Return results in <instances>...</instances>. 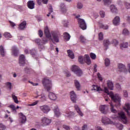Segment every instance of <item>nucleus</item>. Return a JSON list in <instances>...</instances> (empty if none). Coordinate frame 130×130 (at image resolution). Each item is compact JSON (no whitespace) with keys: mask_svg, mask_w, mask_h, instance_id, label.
Returning a JSON list of instances; mask_svg holds the SVG:
<instances>
[{"mask_svg":"<svg viewBox=\"0 0 130 130\" xmlns=\"http://www.w3.org/2000/svg\"><path fill=\"white\" fill-rule=\"evenodd\" d=\"M104 91L108 95H109L112 101L118 103V105L120 104V96L118 94H114L112 91L109 92V90L107 87L104 88Z\"/></svg>","mask_w":130,"mask_h":130,"instance_id":"nucleus-1","label":"nucleus"},{"mask_svg":"<svg viewBox=\"0 0 130 130\" xmlns=\"http://www.w3.org/2000/svg\"><path fill=\"white\" fill-rule=\"evenodd\" d=\"M43 84L45 87V90L49 92L52 89V84H51V81L47 78H44L42 81Z\"/></svg>","mask_w":130,"mask_h":130,"instance_id":"nucleus-2","label":"nucleus"},{"mask_svg":"<svg viewBox=\"0 0 130 130\" xmlns=\"http://www.w3.org/2000/svg\"><path fill=\"white\" fill-rule=\"evenodd\" d=\"M71 70L75 75H76V76H77V77H81L83 75V72L81 69L76 65H73L72 66Z\"/></svg>","mask_w":130,"mask_h":130,"instance_id":"nucleus-3","label":"nucleus"},{"mask_svg":"<svg viewBox=\"0 0 130 130\" xmlns=\"http://www.w3.org/2000/svg\"><path fill=\"white\" fill-rule=\"evenodd\" d=\"M80 15L76 16V18L78 20V24L79 25V27L82 30H86L87 29V24H86V22L83 19L79 18Z\"/></svg>","mask_w":130,"mask_h":130,"instance_id":"nucleus-4","label":"nucleus"},{"mask_svg":"<svg viewBox=\"0 0 130 130\" xmlns=\"http://www.w3.org/2000/svg\"><path fill=\"white\" fill-rule=\"evenodd\" d=\"M118 117L119 120H121L123 123H124L125 124H127L128 121L127 120V118H126L125 114H124V112H121L118 113Z\"/></svg>","mask_w":130,"mask_h":130,"instance_id":"nucleus-5","label":"nucleus"},{"mask_svg":"<svg viewBox=\"0 0 130 130\" xmlns=\"http://www.w3.org/2000/svg\"><path fill=\"white\" fill-rule=\"evenodd\" d=\"M51 123V120L46 117H43L41 119V124L43 126L49 125Z\"/></svg>","mask_w":130,"mask_h":130,"instance_id":"nucleus-6","label":"nucleus"},{"mask_svg":"<svg viewBox=\"0 0 130 130\" xmlns=\"http://www.w3.org/2000/svg\"><path fill=\"white\" fill-rule=\"evenodd\" d=\"M52 37H51V39H49V40H51L52 42H56L57 43L59 42V38H58V34L55 31H52L51 32Z\"/></svg>","mask_w":130,"mask_h":130,"instance_id":"nucleus-7","label":"nucleus"},{"mask_svg":"<svg viewBox=\"0 0 130 130\" xmlns=\"http://www.w3.org/2000/svg\"><path fill=\"white\" fill-rule=\"evenodd\" d=\"M108 109H109V107L106 105H102L100 106V111L103 114H107L108 113Z\"/></svg>","mask_w":130,"mask_h":130,"instance_id":"nucleus-8","label":"nucleus"},{"mask_svg":"<svg viewBox=\"0 0 130 130\" xmlns=\"http://www.w3.org/2000/svg\"><path fill=\"white\" fill-rule=\"evenodd\" d=\"M40 109L41 111H42V112L46 114H47L48 112H49V111H50V108H49L48 106L46 105L40 106Z\"/></svg>","mask_w":130,"mask_h":130,"instance_id":"nucleus-9","label":"nucleus"},{"mask_svg":"<svg viewBox=\"0 0 130 130\" xmlns=\"http://www.w3.org/2000/svg\"><path fill=\"white\" fill-rule=\"evenodd\" d=\"M102 121L104 124H113L114 123L110 119L106 117H103L102 118Z\"/></svg>","mask_w":130,"mask_h":130,"instance_id":"nucleus-10","label":"nucleus"},{"mask_svg":"<svg viewBox=\"0 0 130 130\" xmlns=\"http://www.w3.org/2000/svg\"><path fill=\"white\" fill-rule=\"evenodd\" d=\"M19 116V121L21 123H25L26 121H27V118L26 116L23 114V113L21 112L18 114Z\"/></svg>","mask_w":130,"mask_h":130,"instance_id":"nucleus-11","label":"nucleus"},{"mask_svg":"<svg viewBox=\"0 0 130 130\" xmlns=\"http://www.w3.org/2000/svg\"><path fill=\"white\" fill-rule=\"evenodd\" d=\"M44 34L46 38L48 39H51V34H50V32H49V29L47 26L45 27Z\"/></svg>","mask_w":130,"mask_h":130,"instance_id":"nucleus-12","label":"nucleus"},{"mask_svg":"<svg viewBox=\"0 0 130 130\" xmlns=\"http://www.w3.org/2000/svg\"><path fill=\"white\" fill-rule=\"evenodd\" d=\"M123 109L126 112L127 115L128 116H130V113H129V110H130V104L128 103H126L125 104V106L123 107Z\"/></svg>","mask_w":130,"mask_h":130,"instance_id":"nucleus-13","label":"nucleus"},{"mask_svg":"<svg viewBox=\"0 0 130 130\" xmlns=\"http://www.w3.org/2000/svg\"><path fill=\"white\" fill-rule=\"evenodd\" d=\"M19 63L20 67H24L25 64V55H21L20 56Z\"/></svg>","mask_w":130,"mask_h":130,"instance_id":"nucleus-14","label":"nucleus"},{"mask_svg":"<svg viewBox=\"0 0 130 130\" xmlns=\"http://www.w3.org/2000/svg\"><path fill=\"white\" fill-rule=\"evenodd\" d=\"M70 97L73 103H76V101L77 100V95H76V93H75L74 91H72L70 92Z\"/></svg>","mask_w":130,"mask_h":130,"instance_id":"nucleus-15","label":"nucleus"},{"mask_svg":"<svg viewBox=\"0 0 130 130\" xmlns=\"http://www.w3.org/2000/svg\"><path fill=\"white\" fill-rule=\"evenodd\" d=\"M118 69H119L120 72H124V73H126V72L125 66L123 65L122 63H119L118 64Z\"/></svg>","mask_w":130,"mask_h":130,"instance_id":"nucleus-16","label":"nucleus"},{"mask_svg":"<svg viewBox=\"0 0 130 130\" xmlns=\"http://www.w3.org/2000/svg\"><path fill=\"white\" fill-rule=\"evenodd\" d=\"M27 7L28 9H30V10H33L35 8V3H34V2L33 1H29L27 2Z\"/></svg>","mask_w":130,"mask_h":130,"instance_id":"nucleus-17","label":"nucleus"},{"mask_svg":"<svg viewBox=\"0 0 130 130\" xmlns=\"http://www.w3.org/2000/svg\"><path fill=\"white\" fill-rule=\"evenodd\" d=\"M120 22V18L118 16H116L114 18L113 23L115 26H117Z\"/></svg>","mask_w":130,"mask_h":130,"instance_id":"nucleus-18","label":"nucleus"},{"mask_svg":"<svg viewBox=\"0 0 130 130\" xmlns=\"http://www.w3.org/2000/svg\"><path fill=\"white\" fill-rule=\"evenodd\" d=\"M74 108L77 113H78V114L80 116H83L84 115L83 113H82V111H81V109H80V107H79V106H78V105H75L74 106Z\"/></svg>","mask_w":130,"mask_h":130,"instance_id":"nucleus-19","label":"nucleus"},{"mask_svg":"<svg viewBox=\"0 0 130 130\" xmlns=\"http://www.w3.org/2000/svg\"><path fill=\"white\" fill-rule=\"evenodd\" d=\"M53 111L55 113V116L57 117H58V116L60 115V112H59V109H58L57 106H55Z\"/></svg>","mask_w":130,"mask_h":130,"instance_id":"nucleus-20","label":"nucleus"},{"mask_svg":"<svg viewBox=\"0 0 130 130\" xmlns=\"http://www.w3.org/2000/svg\"><path fill=\"white\" fill-rule=\"evenodd\" d=\"M12 50V55H14V56H17L18 55V53H19V50H18L17 47H16L15 46L13 47Z\"/></svg>","mask_w":130,"mask_h":130,"instance_id":"nucleus-21","label":"nucleus"},{"mask_svg":"<svg viewBox=\"0 0 130 130\" xmlns=\"http://www.w3.org/2000/svg\"><path fill=\"white\" fill-rule=\"evenodd\" d=\"M49 98L51 100H53L54 101L56 100V99H57V96H56V95H55L53 92H50L49 93Z\"/></svg>","mask_w":130,"mask_h":130,"instance_id":"nucleus-22","label":"nucleus"},{"mask_svg":"<svg viewBox=\"0 0 130 130\" xmlns=\"http://www.w3.org/2000/svg\"><path fill=\"white\" fill-rule=\"evenodd\" d=\"M26 21H24L22 22H21L18 27L19 30H24L25 28H26Z\"/></svg>","mask_w":130,"mask_h":130,"instance_id":"nucleus-23","label":"nucleus"},{"mask_svg":"<svg viewBox=\"0 0 130 130\" xmlns=\"http://www.w3.org/2000/svg\"><path fill=\"white\" fill-rule=\"evenodd\" d=\"M107 85L109 89L113 90V88H114V86L113 85V82H112V81H111L110 80H108Z\"/></svg>","mask_w":130,"mask_h":130,"instance_id":"nucleus-24","label":"nucleus"},{"mask_svg":"<svg viewBox=\"0 0 130 130\" xmlns=\"http://www.w3.org/2000/svg\"><path fill=\"white\" fill-rule=\"evenodd\" d=\"M0 54L2 55V56H6V50H5V48L3 45L0 46Z\"/></svg>","mask_w":130,"mask_h":130,"instance_id":"nucleus-25","label":"nucleus"},{"mask_svg":"<svg viewBox=\"0 0 130 130\" xmlns=\"http://www.w3.org/2000/svg\"><path fill=\"white\" fill-rule=\"evenodd\" d=\"M63 35V38L65 41H69L70 39H71V36L70 35V34L68 32H64Z\"/></svg>","mask_w":130,"mask_h":130,"instance_id":"nucleus-26","label":"nucleus"},{"mask_svg":"<svg viewBox=\"0 0 130 130\" xmlns=\"http://www.w3.org/2000/svg\"><path fill=\"white\" fill-rule=\"evenodd\" d=\"M61 11L63 14H67V12H68V10L63 3L61 4Z\"/></svg>","mask_w":130,"mask_h":130,"instance_id":"nucleus-27","label":"nucleus"},{"mask_svg":"<svg viewBox=\"0 0 130 130\" xmlns=\"http://www.w3.org/2000/svg\"><path fill=\"white\" fill-rule=\"evenodd\" d=\"M84 60L87 64H91V59H90L89 55H85Z\"/></svg>","mask_w":130,"mask_h":130,"instance_id":"nucleus-28","label":"nucleus"},{"mask_svg":"<svg viewBox=\"0 0 130 130\" xmlns=\"http://www.w3.org/2000/svg\"><path fill=\"white\" fill-rule=\"evenodd\" d=\"M92 88L94 91H96V92H101V91H102V88L100 87V86L96 85H93Z\"/></svg>","mask_w":130,"mask_h":130,"instance_id":"nucleus-29","label":"nucleus"},{"mask_svg":"<svg viewBox=\"0 0 130 130\" xmlns=\"http://www.w3.org/2000/svg\"><path fill=\"white\" fill-rule=\"evenodd\" d=\"M67 52L68 54V56H69L70 58H72V59H74V58H75V55L74 54V52H73L72 50H68L67 51Z\"/></svg>","mask_w":130,"mask_h":130,"instance_id":"nucleus-30","label":"nucleus"},{"mask_svg":"<svg viewBox=\"0 0 130 130\" xmlns=\"http://www.w3.org/2000/svg\"><path fill=\"white\" fill-rule=\"evenodd\" d=\"M79 40L81 43H86L88 40H86V38L83 36H80L79 37Z\"/></svg>","mask_w":130,"mask_h":130,"instance_id":"nucleus-31","label":"nucleus"},{"mask_svg":"<svg viewBox=\"0 0 130 130\" xmlns=\"http://www.w3.org/2000/svg\"><path fill=\"white\" fill-rule=\"evenodd\" d=\"M128 47V44L127 43H123L120 45V48L123 49V48H127Z\"/></svg>","mask_w":130,"mask_h":130,"instance_id":"nucleus-32","label":"nucleus"},{"mask_svg":"<svg viewBox=\"0 0 130 130\" xmlns=\"http://www.w3.org/2000/svg\"><path fill=\"white\" fill-rule=\"evenodd\" d=\"M122 34H123V35H124V36H127L129 35V31L127 29L124 28L122 30Z\"/></svg>","mask_w":130,"mask_h":130,"instance_id":"nucleus-33","label":"nucleus"},{"mask_svg":"<svg viewBox=\"0 0 130 130\" xmlns=\"http://www.w3.org/2000/svg\"><path fill=\"white\" fill-rule=\"evenodd\" d=\"M110 110L111 112H112L113 113H117V111H116V110L114 109V106H113V105L112 104V103H110Z\"/></svg>","mask_w":130,"mask_h":130,"instance_id":"nucleus-34","label":"nucleus"},{"mask_svg":"<svg viewBox=\"0 0 130 130\" xmlns=\"http://www.w3.org/2000/svg\"><path fill=\"white\" fill-rule=\"evenodd\" d=\"M112 13H117V9L115 8L114 5H111L110 8Z\"/></svg>","mask_w":130,"mask_h":130,"instance_id":"nucleus-35","label":"nucleus"},{"mask_svg":"<svg viewBox=\"0 0 130 130\" xmlns=\"http://www.w3.org/2000/svg\"><path fill=\"white\" fill-rule=\"evenodd\" d=\"M74 83L75 87L77 89V90H80V88H81V85L80 84V82H79L78 80H75Z\"/></svg>","mask_w":130,"mask_h":130,"instance_id":"nucleus-36","label":"nucleus"},{"mask_svg":"<svg viewBox=\"0 0 130 130\" xmlns=\"http://www.w3.org/2000/svg\"><path fill=\"white\" fill-rule=\"evenodd\" d=\"M9 108H11L12 110L14 112V113H17V108H16V107L15 105H10L9 106Z\"/></svg>","mask_w":130,"mask_h":130,"instance_id":"nucleus-37","label":"nucleus"},{"mask_svg":"<svg viewBox=\"0 0 130 130\" xmlns=\"http://www.w3.org/2000/svg\"><path fill=\"white\" fill-rule=\"evenodd\" d=\"M100 27L102 29H104V30H107V29L109 28V26H108V25L102 24H100Z\"/></svg>","mask_w":130,"mask_h":130,"instance_id":"nucleus-38","label":"nucleus"},{"mask_svg":"<svg viewBox=\"0 0 130 130\" xmlns=\"http://www.w3.org/2000/svg\"><path fill=\"white\" fill-rule=\"evenodd\" d=\"M12 96L15 103L18 104L19 103V101H18V98H17V96L15 95L14 94H12Z\"/></svg>","mask_w":130,"mask_h":130,"instance_id":"nucleus-39","label":"nucleus"},{"mask_svg":"<svg viewBox=\"0 0 130 130\" xmlns=\"http://www.w3.org/2000/svg\"><path fill=\"white\" fill-rule=\"evenodd\" d=\"M105 6H109L111 4V0H103Z\"/></svg>","mask_w":130,"mask_h":130,"instance_id":"nucleus-40","label":"nucleus"},{"mask_svg":"<svg viewBox=\"0 0 130 130\" xmlns=\"http://www.w3.org/2000/svg\"><path fill=\"white\" fill-rule=\"evenodd\" d=\"M105 64L106 67H109V66H110V60L108 58H106L105 60Z\"/></svg>","mask_w":130,"mask_h":130,"instance_id":"nucleus-41","label":"nucleus"},{"mask_svg":"<svg viewBox=\"0 0 130 130\" xmlns=\"http://www.w3.org/2000/svg\"><path fill=\"white\" fill-rule=\"evenodd\" d=\"M4 36H5V37H6V38H12V35H11V34L8 32H6L4 34Z\"/></svg>","mask_w":130,"mask_h":130,"instance_id":"nucleus-42","label":"nucleus"},{"mask_svg":"<svg viewBox=\"0 0 130 130\" xmlns=\"http://www.w3.org/2000/svg\"><path fill=\"white\" fill-rule=\"evenodd\" d=\"M78 61H79L80 63H84V58L83 56H80L78 57Z\"/></svg>","mask_w":130,"mask_h":130,"instance_id":"nucleus-43","label":"nucleus"},{"mask_svg":"<svg viewBox=\"0 0 130 130\" xmlns=\"http://www.w3.org/2000/svg\"><path fill=\"white\" fill-rule=\"evenodd\" d=\"M90 56L92 59H96V56L94 53H90Z\"/></svg>","mask_w":130,"mask_h":130,"instance_id":"nucleus-44","label":"nucleus"},{"mask_svg":"<svg viewBox=\"0 0 130 130\" xmlns=\"http://www.w3.org/2000/svg\"><path fill=\"white\" fill-rule=\"evenodd\" d=\"M110 44V42L109 40H106L104 41V45L106 47H107L108 45H109Z\"/></svg>","mask_w":130,"mask_h":130,"instance_id":"nucleus-45","label":"nucleus"},{"mask_svg":"<svg viewBox=\"0 0 130 130\" xmlns=\"http://www.w3.org/2000/svg\"><path fill=\"white\" fill-rule=\"evenodd\" d=\"M116 127L118 128V129L121 130L122 128H123V126H122V124L118 123L116 124Z\"/></svg>","mask_w":130,"mask_h":130,"instance_id":"nucleus-46","label":"nucleus"},{"mask_svg":"<svg viewBox=\"0 0 130 130\" xmlns=\"http://www.w3.org/2000/svg\"><path fill=\"white\" fill-rule=\"evenodd\" d=\"M7 128L6 125H4L3 123H0V130H5Z\"/></svg>","mask_w":130,"mask_h":130,"instance_id":"nucleus-47","label":"nucleus"},{"mask_svg":"<svg viewBox=\"0 0 130 130\" xmlns=\"http://www.w3.org/2000/svg\"><path fill=\"white\" fill-rule=\"evenodd\" d=\"M39 101H36V102L32 103V104H28V106H35V105H37L38 104Z\"/></svg>","mask_w":130,"mask_h":130,"instance_id":"nucleus-48","label":"nucleus"},{"mask_svg":"<svg viewBox=\"0 0 130 130\" xmlns=\"http://www.w3.org/2000/svg\"><path fill=\"white\" fill-rule=\"evenodd\" d=\"M35 42L37 43L38 45L42 44V42H41V40L40 39H37L36 40H35Z\"/></svg>","mask_w":130,"mask_h":130,"instance_id":"nucleus-49","label":"nucleus"},{"mask_svg":"<svg viewBox=\"0 0 130 130\" xmlns=\"http://www.w3.org/2000/svg\"><path fill=\"white\" fill-rule=\"evenodd\" d=\"M7 88H9V89H10V90H11V89H12V83L11 82H7L6 84Z\"/></svg>","mask_w":130,"mask_h":130,"instance_id":"nucleus-50","label":"nucleus"},{"mask_svg":"<svg viewBox=\"0 0 130 130\" xmlns=\"http://www.w3.org/2000/svg\"><path fill=\"white\" fill-rule=\"evenodd\" d=\"M29 52L30 53V54L32 55V56H35V54H36V51L35 50H30Z\"/></svg>","mask_w":130,"mask_h":130,"instance_id":"nucleus-51","label":"nucleus"},{"mask_svg":"<svg viewBox=\"0 0 130 130\" xmlns=\"http://www.w3.org/2000/svg\"><path fill=\"white\" fill-rule=\"evenodd\" d=\"M62 24L64 25L65 27H68V25H69V21L63 20L62 21Z\"/></svg>","mask_w":130,"mask_h":130,"instance_id":"nucleus-52","label":"nucleus"},{"mask_svg":"<svg viewBox=\"0 0 130 130\" xmlns=\"http://www.w3.org/2000/svg\"><path fill=\"white\" fill-rule=\"evenodd\" d=\"M99 40H103V34L102 32H100L99 34Z\"/></svg>","mask_w":130,"mask_h":130,"instance_id":"nucleus-53","label":"nucleus"},{"mask_svg":"<svg viewBox=\"0 0 130 130\" xmlns=\"http://www.w3.org/2000/svg\"><path fill=\"white\" fill-rule=\"evenodd\" d=\"M100 15H101L102 18H104V17H105V12H104V11H100Z\"/></svg>","mask_w":130,"mask_h":130,"instance_id":"nucleus-54","label":"nucleus"},{"mask_svg":"<svg viewBox=\"0 0 130 130\" xmlns=\"http://www.w3.org/2000/svg\"><path fill=\"white\" fill-rule=\"evenodd\" d=\"M112 43L113 44H114V45H115V46H116V45H118V41H117V40H113Z\"/></svg>","mask_w":130,"mask_h":130,"instance_id":"nucleus-55","label":"nucleus"},{"mask_svg":"<svg viewBox=\"0 0 130 130\" xmlns=\"http://www.w3.org/2000/svg\"><path fill=\"white\" fill-rule=\"evenodd\" d=\"M82 8H83V4L82 3H78L77 8L78 9H82Z\"/></svg>","mask_w":130,"mask_h":130,"instance_id":"nucleus-56","label":"nucleus"},{"mask_svg":"<svg viewBox=\"0 0 130 130\" xmlns=\"http://www.w3.org/2000/svg\"><path fill=\"white\" fill-rule=\"evenodd\" d=\"M48 42V40L46 39V38L43 39V41L42 42V44H45V43H47V42Z\"/></svg>","mask_w":130,"mask_h":130,"instance_id":"nucleus-57","label":"nucleus"},{"mask_svg":"<svg viewBox=\"0 0 130 130\" xmlns=\"http://www.w3.org/2000/svg\"><path fill=\"white\" fill-rule=\"evenodd\" d=\"M72 115H74V113L70 112L68 114H67V115H66V116H67L68 117H70L72 116Z\"/></svg>","mask_w":130,"mask_h":130,"instance_id":"nucleus-58","label":"nucleus"},{"mask_svg":"<svg viewBox=\"0 0 130 130\" xmlns=\"http://www.w3.org/2000/svg\"><path fill=\"white\" fill-rule=\"evenodd\" d=\"M39 36H40V37H42L43 36V31H42V30H39Z\"/></svg>","mask_w":130,"mask_h":130,"instance_id":"nucleus-59","label":"nucleus"},{"mask_svg":"<svg viewBox=\"0 0 130 130\" xmlns=\"http://www.w3.org/2000/svg\"><path fill=\"white\" fill-rule=\"evenodd\" d=\"M49 14H51V13H52L53 12V9H52V7H51V6H50L49 7Z\"/></svg>","mask_w":130,"mask_h":130,"instance_id":"nucleus-60","label":"nucleus"},{"mask_svg":"<svg viewBox=\"0 0 130 130\" xmlns=\"http://www.w3.org/2000/svg\"><path fill=\"white\" fill-rule=\"evenodd\" d=\"M126 9H129L130 8V4L128 3H126L125 4Z\"/></svg>","mask_w":130,"mask_h":130,"instance_id":"nucleus-61","label":"nucleus"},{"mask_svg":"<svg viewBox=\"0 0 130 130\" xmlns=\"http://www.w3.org/2000/svg\"><path fill=\"white\" fill-rule=\"evenodd\" d=\"M82 130H88V127L87 126L86 124H84L83 125V126H82Z\"/></svg>","mask_w":130,"mask_h":130,"instance_id":"nucleus-62","label":"nucleus"},{"mask_svg":"<svg viewBox=\"0 0 130 130\" xmlns=\"http://www.w3.org/2000/svg\"><path fill=\"white\" fill-rule=\"evenodd\" d=\"M63 128H64L66 130H70V126H69L67 125H63Z\"/></svg>","mask_w":130,"mask_h":130,"instance_id":"nucleus-63","label":"nucleus"},{"mask_svg":"<svg viewBox=\"0 0 130 130\" xmlns=\"http://www.w3.org/2000/svg\"><path fill=\"white\" fill-rule=\"evenodd\" d=\"M123 95L125 98H127L128 93H127V91H126V90L123 91Z\"/></svg>","mask_w":130,"mask_h":130,"instance_id":"nucleus-64","label":"nucleus"}]
</instances>
